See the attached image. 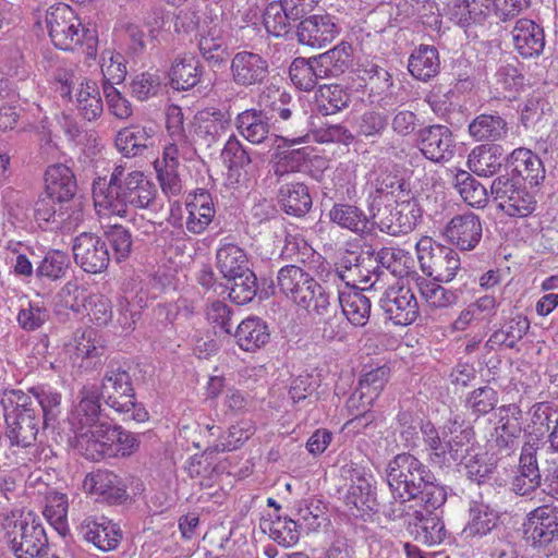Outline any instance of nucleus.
<instances>
[{
  "mask_svg": "<svg viewBox=\"0 0 558 558\" xmlns=\"http://www.w3.org/2000/svg\"><path fill=\"white\" fill-rule=\"evenodd\" d=\"M386 481L395 502L384 511L391 520L407 514L405 502L420 499L427 508H439L447 499L444 486L436 483L433 472L415 456L403 452L387 464Z\"/></svg>",
  "mask_w": 558,
  "mask_h": 558,
  "instance_id": "1",
  "label": "nucleus"
},
{
  "mask_svg": "<svg viewBox=\"0 0 558 558\" xmlns=\"http://www.w3.org/2000/svg\"><path fill=\"white\" fill-rule=\"evenodd\" d=\"M93 197L99 215L128 218L130 208H156L157 187L144 172L117 165L107 186H94Z\"/></svg>",
  "mask_w": 558,
  "mask_h": 558,
  "instance_id": "2",
  "label": "nucleus"
},
{
  "mask_svg": "<svg viewBox=\"0 0 558 558\" xmlns=\"http://www.w3.org/2000/svg\"><path fill=\"white\" fill-rule=\"evenodd\" d=\"M276 287L308 313H325L329 305V293L296 265H286L279 269Z\"/></svg>",
  "mask_w": 558,
  "mask_h": 558,
  "instance_id": "3",
  "label": "nucleus"
},
{
  "mask_svg": "<svg viewBox=\"0 0 558 558\" xmlns=\"http://www.w3.org/2000/svg\"><path fill=\"white\" fill-rule=\"evenodd\" d=\"M100 395L108 407L124 415V421L142 423L149 417L144 405L135 400L129 372L119 363L108 365L101 381Z\"/></svg>",
  "mask_w": 558,
  "mask_h": 558,
  "instance_id": "4",
  "label": "nucleus"
},
{
  "mask_svg": "<svg viewBox=\"0 0 558 558\" xmlns=\"http://www.w3.org/2000/svg\"><path fill=\"white\" fill-rule=\"evenodd\" d=\"M7 424L5 435L12 446L29 447L43 427L40 416L35 410L27 409V398L22 390H5L0 400Z\"/></svg>",
  "mask_w": 558,
  "mask_h": 558,
  "instance_id": "5",
  "label": "nucleus"
},
{
  "mask_svg": "<svg viewBox=\"0 0 558 558\" xmlns=\"http://www.w3.org/2000/svg\"><path fill=\"white\" fill-rule=\"evenodd\" d=\"M5 522L8 542L16 558H36L46 550L45 529L32 511L13 512Z\"/></svg>",
  "mask_w": 558,
  "mask_h": 558,
  "instance_id": "6",
  "label": "nucleus"
},
{
  "mask_svg": "<svg viewBox=\"0 0 558 558\" xmlns=\"http://www.w3.org/2000/svg\"><path fill=\"white\" fill-rule=\"evenodd\" d=\"M69 423L80 447L89 452L92 442L102 434L100 429H107L110 425L101 413L97 390L86 387L81 390L80 401L71 411Z\"/></svg>",
  "mask_w": 558,
  "mask_h": 558,
  "instance_id": "7",
  "label": "nucleus"
},
{
  "mask_svg": "<svg viewBox=\"0 0 558 558\" xmlns=\"http://www.w3.org/2000/svg\"><path fill=\"white\" fill-rule=\"evenodd\" d=\"M422 271L438 282H450L461 268L459 254L451 247L422 236L415 244Z\"/></svg>",
  "mask_w": 558,
  "mask_h": 558,
  "instance_id": "8",
  "label": "nucleus"
},
{
  "mask_svg": "<svg viewBox=\"0 0 558 558\" xmlns=\"http://www.w3.org/2000/svg\"><path fill=\"white\" fill-rule=\"evenodd\" d=\"M46 24L52 44L66 51H72L83 44L86 32L70 5L59 3L46 13Z\"/></svg>",
  "mask_w": 558,
  "mask_h": 558,
  "instance_id": "9",
  "label": "nucleus"
},
{
  "mask_svg": "<svg viewBox=\"0 0 558 558\" xmlns=\"http://www.w3.org/2000/svg\"><path fill=\"white\" fill-rule=\"evenodd\" d=\"M341 476L351 482L344 496L345 506L355 517H363L374 510L376 494L369 470L350 462L341 466Z\"/></svg>",
  "mask_w": 558,
  "mask_h": 558,
  "instance_id": "10",
  "label": "nucleus"
},
{
  "mask_svg": "<svg viewBox=\"0 0 558 558\" xmlns=\"http://www.w3.org/2000/svg\"><path fill=\"white\" fill-rule=\"evenodd\" d=\"M490 193L498 201V208L509 217H529L537 207L535 195L525 187L517 186L513 179L508 174L499 175L493 180Z\"/></svg>",
  "mask_w": 558,
  "mask_h": 558,
  "instance_id": "11",
  "label": "nucleus"
},
{
  "mask_svg": "<svg viewBox=\"0 0 558 558\" xmlns=\"http://www.w3.org/2000/svg\"><path fill=\"white\" fill-rule=\"evenodd\" d=\"M389 379V368L380 366L364 374L359 380V387L348 399L347 405L354 414L349 424L357 426L359 423L365 421V425L371 422L373 415L368 414V409L378 398L380 391Z\"/></svg>",
  "mask_w": 558,
  "mask_h": 558,
  "instance_id": "12",
  "label": "nucleus"
},
{
  "mask_svg": "<svg viewBox=\"0 0 558 558\" xmlns=\"http://www.w3.org/2000/svg\"><path fill=\"white\" fill-rule=\"evenodd\" d=\"M422 217V209L416 198L387 204L373 214V222L381 232L400 235L411 232Z\"/></svg>",
  "mask_w": 558,
  "mask_h": 558,
  "instance_id": "13",
  "label": "nucleus"
},
{
  "mask_svg": "<svg viewBox=\"0 0 558 558\" xmlns=\"http://www.w3.org/2000/svg\"><path fill=\"white\" fill-rule=\"evenodd\" d=\"M100 432L102 434L98 435V440L92 442L89 452H84L87 459L97 461L111 453L131 457L140 449V435L129 432L121 426H112L110 424L107 429H100Z\"/></svg>",
  "mask_w": 558,
  "mask_h": 558,
  "instance_id": "14",
  "label": "nucleus"
},
{
  "mask_svg": "<svg viewBox=\"0 0 558 558\" xmlns=\"http://www.w3.org/2000/svg\"><path fill=\"white\" fill-rule=\"evenodd\" d=\"M72 250L75 263L86 272L98 274L109 265L107 244L95 233L83 232L77 235Z\"/></svg>",
  "mask_w": 558,
  "mask_h": 558,
  "instance_id": "15",
  "label": "nucleus"
},
{
  "mask_svg": "<svg viewBox=\"0 0 558 558\" xmlns=\"http://www.w3.org/2000/svg\"><path fill=\"white\" fill-rule=\"evenodd\" d=\"M230 74L236 86L245 88L258 86L264 84L269 75V63L259 53L239 51L231 59Z\"/></svg>",
  "mask_w": 558,
  "mask_h": 558,
  "instance_id": "16",
  "label": "nucleus"
},
{
  "mask_svg": "<svg viewBox=\"0 0 558 558\" xmlns=\"http://www.w3.org/2000/svg\"><path fill=\"white\" fill-rule=\"evenodd\" d=\"M379 304L387 318L396 325L408 326L418 316L416 298L405 287H390L380 298Z\"/></svg>",
  "mask_w": 558,
  "mask_h": 558,
  "instance_id": "17",
  "label": "nucleus"
},
{
  "mask_svg": "<svg viewBox=\"0 0 558 558\" xmlns=\"http://www.w3.org/2000/svg\"><path fill=\"white\" fill-rule=\"evenodd\" d=\"M83 489L86 494L95 496L98 501L109 505H121L129 498L122 478L107 470L88 473L83 481Z\"/></svg>",
  "mask_w": 558,
  "mask_h": 558,
  "instance_id": "18",
  "label": "nucleus"
},
{
  "mask_svg": "<svg viewBox=\"0 0 558 558\" xmlns=\"http://www.w3.org/2000/svg\"><path fill=\"white\" fill-rule=\"evenodd\" d=\"M498 426L489 439V446L508 456L518 447V440L522 433V411L515 404L501 405L498 408Z\"/></svg>",
  "mask_w": 558,
  "mask_h": 558,
  "instance_id": "19",
  "label": "nucleus"
},
{
  "mask_svg": "<svg viewBox=\"0 0 558 558\" xmlns=\"http://www.w3.org/2000/svg\"><path fill=\"white\" fill-rule=\"evenodd\" d=\"M421 153L434 162H447L454 155L456 143L451 130L442 124L424 128L418 133Z\"/></svg>",
  "mask_w": 558,
  "mask_h": 558,
  "instance_id": "20",
  "label": "nucleus"
},
{
  "mask_svg": "<svg viewBox=\"0 0 558 558\" xmlns=\"http://www.w3.org/2000/svg\"><path fill=\"white\" fill-rule=\"evenodd\" d=\"M481 219L474 213L457 215L447 223L444 235L461 251H472L482 239Z\"/></svg>",
  "mask_w": 558,
  "mask_h": 558,
  "instance_id": "21",
  "label": "nucleus"
},
{
  "mask_svg": "<svg viewBox=\"0 0 558 558\" xmlns=\"http://www.w3.org/2000/svg\"><path fill=\"white\" fill-rule=\"evenodd\" d=\"M524 533L534 545H546L558 537L557 506H541L529 513Z\"/></svg>",
  "mask_w": 558,
  "mask_h": 558,
  "instance_id": "22",
  "label": "nucleus"
},
{
  "mask_svg": "<svg viewBox=\"0 0 558 558\" xmlns=\"http://www.w3.org/2000/svg\"><path fill=\"white\" fill-rule=\"evenodd\" d=\"M339 34L335 17L330 14H315L303 19L298 26L300 44L322 48L331 43Z\"/></svg>",
  "mask_w": 558,
  "mask_h": 558,
  "instance_id": "23",
  "label": "nucleus"
},
{
  "mask_svg": "<svg viewBox=\"0 0 558 558\" xmlns=\"http://www.w3.org/2000/svg\"><path fill=\"white\" fill-rule=\"evenodd\" d=\"M24 397L27 398L26 408L40 416L43 428H53L62 412L61 393L48 386H35L24 392Z\"/></svg>",
  "mask_w": 558,
  "mask_h": 558,
  "instance_id": "24",
  "label": "nucleus"
},
{
  "mask_svg": "<svg viewBox=\"0 0 558 558\" xmlns=\"http://www.w3.org/2000/svg\"><path fill=\"white\" fill-rule=\"evenodd\" d=\"M80 532L84 539L102 551L116 549L122 538L120 526L106 517L85 518L80 525Z\"/></svg>",
  "mask_w": 558,
  "mask_h": 558,
  "instance_id": "25",
  "label": "nucleus"
},
{
  "mask_svg": "<svg viewBox=\"0 0 558 558\" xmlns=\"http://www.w3.org/2000/svg\"><path fill=\"white\" fill-rule=\"evenodd\" d=\"M446 433L448 434V468L461 463L469 453L477 449L474 445L473 427L465 424L459 415H454L446 423Z\"/></svg>",
  "mask_w": 558,
  "mask_h": 558,
  "instance_id": "26",
  "label": "nucleus"
},
{
  "mask_svg": "<svg viewBox=\"0 0 558 558\" xmlns=\"http://www.w3.org/2000/svg\"><path fill=\"white\" fill-rule=\"evenodd\" d=\"M278 141L282 142V145L278 144V150L272 160V170L278 181L282 182L286 175L298 172L301 169L308 158L310 153L307 147L280 150L283 146L291 147L303 143L304 136L289 137L275 135V142Z\"/></svg>",
  "mask_w": 558,
  "mask_h": 558,
  "instance_id": "27",
  "label": "nucleus"
},
{
  "mask_svg": "<svg viewBox=\"0 0 558 558\" xmlns=\"http://www.w3.org/2000/svg\"><path fill=\"white\" fill-rule=\"evenodd\" d=\"M234 124L238 132L254 145L265 144L276 135L271 133L270 118L265 109H246L235 117Z\"/></svg>",
  "mask_w": 558,
  "mask_h": 558,
  "instance_id": "28",
  "label": "nucleus"
},
{
  "mask_svg": "<svg viewBox=\"0 0 558 558\" xmlns=\"http://www.w3.org/2000/svg\"><path fill=\"white\" fill-rule=\"evenodd\" d=\"M514 49L523 58L538 57L545 47L543 28L534 21L520 19L511 31Z\"/></svg>",
  "mask_w": 558,
  "mask_h": 558,
  "instance_id": "29",
  "label": "nucleus"
},
{
  "mask_svg": "<svg viewBox=\"0 0 558 558\" xmlns=\"http://www.w3.org/2000/svg\"><path fill=\"white\" fill-rule=\"evenodd\" d=\"M221 158L228 169V185L243 184L247 180V168L252 160L247 150L235 135H231L226 142L221 151Z\"/></svg>",
  "mask_w": 558,
  "mask_h": 558,
  "instance_id": "30",
  "label": "nucleus"
},
{
  "mask_svg": "<svg viewBox=\"0 0 558 558\" xmlns=\"http://www.w3.org/2000/svg\"><path fill=\"white\" fill-rule=\"evenodd\" d=\"M70 203L57 199L47 193H43L34 206V218L44 230H58L64 228L70 217Z\"/></svg>",
  "mask_w": 558,
  "mask_h": 558,
  "instance_id": "31",
  "label": "nucleus"
},
{
  "mask_svg": "<svg viewBox=\"0 0 558 558\" xmlns=\"http://www.w3.org/2000/svg\"><path fill=\"white\" fill-rule=\"evenodd\" d=\"M281 209L289 216L303 217L312 208L313 201L308 186L300 181L281 182L278 194Z\"/></svg>",
  "mask_w": 558,
  "mask_h": 558,
  "instance_id": "32",
  "label": "nucleus"
},
{
  "mask_svg": "<svg viewBox=\"0 0 558 558\" xmlns=\"http://www.w3.org/2000/svg\"><path fill=\"white\" fill-rule=\"evenodd\" d=\"M506 161L512 172L531 186H537L545 179L543 162L531 149L515 148L508 155Z\"/></svg>",
  "mask_w": 558,
  "mask_h": 558,
  "instance_id": "33",
  "label": "nucleus"
},
{
  "mask_svg": "<svg viewBox=\"0 0 558 558\" xmlns=\"http://www.w3.org/2000/svg\"><path fill=\"white\" fill-rule=\"evenodd\" d=\"M258 104L271 113L277 114L279 120L276 119L274 123L275 130H283L279 125L277 126L276 123L283 122L293 128L301 119L296 114V105L292 101L291 95L284 90L267 88L259 94Z\"/></svg>",
  "mask_w": 558,
  "mask_h": 558,
  "instance_id": "34",
  "label": "nucleus"
},
{
  "mask_svg": "<svg viewBox=\"0 0 558 558\" xmlns=\"http://www.w3.org/2000/svg\"><path fill=\"white\" fill-rule=\"evenodd\" d=\"M541 485L536 450L532 445L522 447L519 473L512 480V490L520 496H529Z\"/></svg>",
  "mask_w": 558,
  "mask_h": 558,
  "instance_id": "35",
  "label": "nucleus"
},
{
  "mask_svg": "<svg viewBox=\"0 0 558 558\" xmlns=\"http://www.w3.org/2000/svg\"><path fill=\"white\" fill-rule=\"evenodd\" d=\"M229 119L219 110H204L194 118L193 133L195 140L206 147L216 143L228 130Z\"/></svg>",
  "mask_w": 558,
  "mask_h": 558,
  "instance_id": "36",
  "label": "nucleus"
},
{
  "mask_svg": "<svg viewBox=\"0 0 558 558\" xmlns=\"http://www.w3.org/2000/svg\"><path fill=\"white\" fill-rule=\"evenodd\" d=\"M426 508V512L414 511L413 521L409 522L411 534L417 542L433 546L440 544L446 537L445 524L440 518Z\"/></svg>",
  "mask_w": 558,
  "mask_h": 558,
  "instance_id": "37",
  "label": "nucleus"
},
{
  "mask_svg": "<svg viewBox=\"0 0 558 558\" xmlns=\"http://www.w3.org/2000/svg\"><path fill=\"white\" fill-rule=\"evenodd\" d=\"M153 134L151 128L132 125L117 133L114 145L124 157L141 156L153 145Z\"/></svg>",
  "mask_w": 558,
  "mask_h": 558,
  "instance_id": "38",
  "label": "nucleus"
},
{
  "mask_svg": "<svg viewBox=\"0 0 558 558\" xmlns=\"http://www.w3.org/2000/svg\"><path fill=\"white\" fill-rule=\"evenodd\" d=\"M76 192V181L72 170L62 163L49 166L45 172V193L69 202Z\"/></svg>",
  "mask_w": 558,
  "mask_h": 558,
  "instance_id": "39",
  "label": "nucleus"
},
{
  "mask_svg": "<svg viewBox=\"0 0 558 558\" xmlns=\"http://www.w3.org/2000/svg\"><path fill=\"white\" fill-rule=\"evenodd\" d=\"M101 349L98 332L90 327L77 329L72 339L65 344V352L73 364L98 356Z\"/></svg>",
  "mask_w": 558,
  "mask_h": 558,
  "instance_id": "40",
  "label": "nucleus"
},
{
  "mask_svg": "<svg viewBox=\"0 0 558 558\" xmlns=\"http://www.w3.org/2000/svg\"><path fill=\"white\" fill-rule=\"evenodd\" d=\"M439 53L434 46L421 45L409 57L408 70L418 81L432 80L439 73Z\"/></svg>",
  "mask_w": 558,
  "mask_h": 558,
  "instance_id": "41",
  "label": "nucleus"
},
{
  "mask_svg": "<svg viewBox=\"0 0 558 558\" xmlns=\"http://www.w3.org/2000/svg\"><path fill=\"white\" fill-rule=\"evenodd\" d=\"M489 8L490 0H449L446 14L458 25L468 26L483 21Z\"/></svg>",
  "mask_w": 558,
  "mask_h": 558,
  "instance_id": "42",
  "label": "nucleus"
},
{
  "mask_svg": "<svg viewBox=\"0 0 558 558\" xmlns=\"http://www.w3.org/2000/svg\"><path fill=\"white\" fill-rule=\"evenodd\" d=\"M202 66L199 60L191 53H184L175 58L171 70V85L178 90H187L199 82Z\"/></svg>",
  "mask_w": 558,
  "mask_h": 558,
  "instance_id": "43",
  "label": "nucleus"
},
{
  "mask_svg": "<svg viewBox=\"0 0 558 558\" xmlns=\"http://www.w3.org/2000/svg\"><path fill=\"white\" fill-rule=\"evenodd\" d=\"M421 433L428 461L433 465L448 468V434L446 433V424L439 432L430 422H426L421 425Z\"/></svg>",
  "mask_w": 558,
  "mask_h": 558,
  "instance_id": "44",
  "label": "nucleus"
},
{
  "mask_svg": "<svg viewBox=\"0 0 558 558\" xmlns=\"http://www.w3.org/2000/svg\"><path fill=\"white\" fill-rule=\"evenodd\" d=\"M508 123L499 114L482 113L469 124V134L476 142H497L506 137Z\"/></svg>",
  "mask_w": 558,
  "mask_h": 558,
  "instance_id": "45",
  "label": "nucleus"
},
{
  "mask_svg": "<svg viewBox=\"0 0 558 558\" xmlns=\"http://www.w3.org/2000/svg\"><path fill=\"white\" fill-rule=\"evenodd\" d=\"M501 166V147L497 145L476 146L468 156L469 169L480 177H492L500 170Z\"/></svg>",
  "mask_w": 558,
  "mask_h": 558,
  "instance_id": "46",
  "label": "nucleus"
},
{
  "mask_svg": "<svg viewBox=\"0 0 558 558\" xmlns=\"http://www.w3.org/2000/svg\"><path fill=\"white\" fill-rule=\"evenodd\" d=\"M364 289H354L348 293L339 291V303L342 314L354 326H365L371 316V299L363 293Z\"/></svg>",
  "mask_w": 558,
  "mask_h": 558,
  "instance_id": "47",
  "label": "nucleus"
},
{
  "mask_svg": "<svg viewBox=\"0 0 558 558\" xmlns=\"http://www.w3.org/2000/svg\"><path fill=\"white\" fill-rule=\"evenodd\" d=\"M375 191L380 197L395 203L415 198L410 181L392 171L381 172L376 178Z\"/></svg>",
  "mask_w": 558,
  "mask_h": 558,
  "instance_id": "48",
  "label": "nucleus"
},
{
  "mask_svg": "<svg viewBox=\"0 0 558 558\" xmlns=\"http://www.w3.org/2000/svg\"><path fill=\"white\" fill-rule=\"evenodd\" d=\"M234 337L244 351H255L269 341L267 325L257 317H248L236 327Z\"/></svg>",
  "mask_w": 558,
  "mask_h": 558,
  "instance_id": "49",
  "label": "nucleus"
},
{
  "mask_svg": "<svg viewBox=\"0 0 558 558\" xmlns=\"http://www.w3.org/2000/svg\"><path fill=\"white\" fill-rule=\"evenodd\" d=\"M187 217L186 230L194 234H201L213 221L215 209L208 194L202 193L186 204Z\"/></svg>",
  "mask_w": 558,
  "mask_h": 558,
  "instance_id": "50",
  "label": "nucleus"
},
{
  "mask_svg": "<svg viewBox=\"0 0 558 558\" xmlns=\"http://www.w3.org/2000/svg\"><path fill=\"white\" fill-rule=\"evenodd\" d=\"M470 518L463 533L468 537H483L496 525L497 515L483 501L472 500L469 508Z\"/></svg>",
  "mask_w": 558,
  "mask_h": 558,
  "instance_id": "51",
  "label": "nucleus"
},
{
  "mask_svg": "<svg viewBox=\"0 0 558 558\" xmlns=\"http://www.w3.org/2000/svg\"><path fill=\"white\" fill-rule=\"evenodd\" d=\"M216 258L218 269L227 279L251 270L246 253L235 244H222L217 251Z\"/></svg>",
  "mask_w": 558,
  "mask_h": 558,
  "instance_id": "52",
  "label": "nucleus"
},
{
  "mask_svg": "<svg viewBox=\"0 0 558 558\" xmlns=\"http://www.w3.org/2000/svg\"><path fill=\"white\" fill-rule=\"evenodd\" d=\"M328 216L333 223L355 233H363L368 229V217L355 205L335 204L329 210Z\"/></svg>",
  "mask_w": 558,
  "mask_h": 558,
  "instance_id": "53",
  "label": "nucleus"
},
{
  "mask_svg": "<svg viewBox=\"0 0 558 558\" xmlns=\"http://www.w3.org/2000/svg\"><path fill=\"white\" fill-rule=\"evenodd\" d=\"M318 66L316 58L308 60L304 58L294 59L289 68L291 82L301 90H312L319 80L325 78L322 69Z\"/></svg>",
  "mask_w": 558,
  "mask_h": 558,
  "instance_id": "54",
  "label": "nucleus"
},
{
  "mask_svg": "<svg viewBox=\"0 0 558 558\" xmlns=\"http://www.w3.org/2000/svg\"><path fill=\"white\" fill-rule=\"evenodd\" d=\"M351 45L341 43L316 57V64L322 69L323 76L326 78L342 74L351 63Z\"/></svg>",
  "mask_w": 558,
  "mask_h": 558,
  "instance_id": "55",
  "label": "nucleus"
},
{
  "mask_svg": "<svg viewBox=\"0 0 558 558\" xmlns=\"http://www.w3.org/2000/svg\"><path fill=\"white\" fill-rule=\"evenodd\" d=\"M315 97L317 110L323 116L336 114L350 102L349 94L337 84L320 86Z\"/></svg>",
  "mask_w": 558,
  "mask_h": 558,
  "instance_id": "56",
  "label": "nucleus"
},
{
  "mask_svg": "<svg viewBox=\"0 0 558 558\" xmlns=\"http://www.w3.org/2000/svg\"><path fill=\"white\" fill-rule=\"evenodd\" d=\"M375 257L380 270H387L396 277L408 275L413 265L409 252L399 247H383L375 252Z\"/></svg>",
  "mask_w": 558,
  "mask_h": 558,
  "instance_id": "57",
  "label": "nucleus"
},
{
  "mask_svg": "<svg viewBox=\"0 0 558 558\" xmlns=\"http://www.w3.org/2000/svg\"><path fill=\"white\" fill-rule=\"evenodd\" d=\"M453 184L460 196L470 206L482 208L486 205V189L469 172L459 170L454 175Z\"/></svg>",
  "mask_w": 558,
  "mask_h": 558,
  "instance_id": "58",
  "label": "nucleus"
},
{
  "mask_svg": "<svg viewBox=\"0 0 558 558\" xmlns=\"http://www.w3.org/2000/svg\"><path fill=\"white\" fill-rule=\"evenodd\" d=\"M295 21L279 1L269 3L263 15L267 33L275 37H282L289 34L291 24Z\"/></svg>",
  "mask_w": 558,
  "mask_h": 558,
  "instance_id": "59",
  "label": "nucleus"
},
{
  "mask_svg": "<svg viewBox=\"0 0 558 558\" xmlns=\"http://www.w3.org/2000/svg\"><path fill=\"white\" fill-rule=\"evenodd\" d=\"M229 298L238 305L250 303L257 293V278L252 270L228 278Z\"/></svg>",
  "mask_w": 558,
  "mask_h": 558,
  "instance_id": "60",
  "label": "nucleus"
},
{
  "mask_svg": "<svg viewBox=\"0 0 558 558\" xmlns=\"http://www.w3.org/2000/svg\"><path fill=\"white\" fill-rule=\"evenodd\" d=\"M255 433V427L250 422H240L232 425L228 433L208 448L211 452L233 451L240 448Z\"/></svg>",
  "mask_w": 558,
  "mask_h": 558,
  "instance_id": "61",
  "label": "nucleus"
},
{
  "mask_svg": "<svg viewBox=\"0 0 558 558\" xmlns=\"http://www.w3.org/2000/svg\"><path fill=\"white\" fill-rule=\"evenodd\" d=\"M499 402L498 392L489 387L483 386L471 391L465 399V408L476 417L488 414Z\"/></svg>",
  "mask_w": 558,
  "mask_h": 558,
  "instance_id": "62",
  "label": "nucleus"
},
{
  "mask_svg": "<svg viewBox=\"0 0 558 558\" xmlns=\"http://www.w3.org/2000/svg\"><path fill=\"white\" fill-rule=\"evenodd\" d=\"M364 87L367 101L371 105L385 107L388 105L391 95L392 78L386 69L377 71L376 76L367 84L360 85Z\"/></svg>",
  "mask_w": 558,
  "mask_h": 558,
  "instance_id": "63",
  "label": "nucleus"
},
{
  "mask_svg": "<svg viewBox=\"0 0 558 558\" xmlns=\"http://www.w3.org/2000/svg\"><path fill=\"white\" fill-rule=\"evenodd\" d=\"M496 89L504 93V97H513L524 85V76L513 63H502L495 74Z\"/></svg>",
  "mask_w": 558,
  "mask_h": 558,
  "instance_id": "64",
  "label": "nucleus"
}]
</instances>
